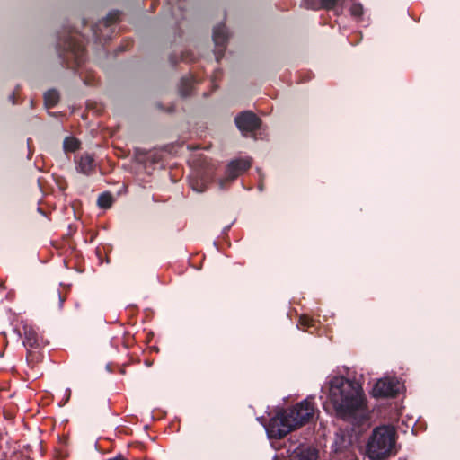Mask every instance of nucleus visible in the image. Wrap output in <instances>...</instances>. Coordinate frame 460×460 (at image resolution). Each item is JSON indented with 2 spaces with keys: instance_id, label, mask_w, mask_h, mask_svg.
Returning <instances> with one entry per match:
<instances>
[{
  "instance_id": "nucleus-1",
  "label": "nucleus",
  "mask_w": 460,
  "mask_h": 460,
  "mask_svg": "<svg viewBox=\"0 0 460 460\" xmlns=\"http://www.w3.org/2000/svg\"><path fill=\"white\" fill-rule=\"evenodd\" d=\"M328 400L336 416L346 420L354 418L365 404L361 385L342 376L330 378Z\"/></svg>"
},
{
  "instance_id": "nucleus-2",
  "label": "nucleus",
  "mask_w": 460,
  "mask_h": 460,
  "mask_svg": "<svg viewBox=\"0 0 460 460\" xmlns=\"http://www.w3.org/2000/svg\"><path fill=\"white\" fill-rule=\"evenodd\" d=\"M314 397L308 396L292 408L281 410L265 427L270 438L280 439L293 429L307 423L314 415Z\"/></svg>"
},
{
  "instance_id": "nucleus-3",
  "label": "nucleus",
  "mask_w": 460,
  "mask_h": 460,
  "mask_svg": "<svg viewBox=\"0 0 460 460\" xmlns=\"http://www.w3.org/2000/svg\"><path fill=\"white\" fill-rule=\"evenodd\" d=\"M396 431L391 426L376 427L367 442L368 456L373 460H382L395 453Z\"/></svg>"
},
{
  "instance_id": "nucleus-4",
  "label": "nucleus",
  "mask_w": 460,
  "mask_h": 460,
  "mask_svg": "<svg viewBox=\"0 0 460 460\" xmlns=\"http://www.w3.org/2000/svg\"><path fill=\"white\" fill-rule=\"evenodd\" d=\"M58 51L62 62L68 67L80 66L86 59L85 46L77 34L69 33L58 41Z\"/></svg>"
},
{
  "instance_id": "nucleus-5",
  "label": "nucleus",
  "mask_w": 460,
  "mask_h": 460,
  "mask_svg": "<svg viewBox=\"0 0 460 460\" xmlns=\"http://www.w3.org/2000/svg\"><path fill=\"white\" fill-rule=\"evenodd\" d=\"M332 457L336 460H353L355 447L352 434L346 429H339L332 444Z\"/></svg>"
},
{
  "instance_id": "nucleus-6",
  "label": "nucleus",
  "mask_w": 460,
  "mask_h": 460,
  "mask_svg": "<svg viewBox=\"0 0 460 460\" xmlns=\"http://www.w3.org/2000/svg\"><path fill=\"white\" fill-rule=\"evenodd\" d=\"M119 11H111L106 17L91 27L93 37L100 42L109 40L115 31V24L119 21Z\"/></svg>"
},
{
  "instance_id": "nucleus-7",
  "label": "nucleus",
  "mask_w": 460,
  "mask_h": 460,
  "mask_svg": "<svg viewBox=\"0 0 460 460\" xmlns=\"http://www.w3.org/2000/svg\"><path fill=\"white\" fill-rule=\"evenodd\" d=\"M252 161L248 156L230 161L226 168L225 177L218 181L219 189L225 190L229 183L247 171L252 166Z\"/></svg>"
},
{
  "instance_id": "nucleus-8",
  "label": "nucleus",
  "mask_w": 460,
  "mask_h": 460,
  "mask_svg": "<svg viewBox=\"0 0 460 460\" xmlns=\"http://www.w3.org/2000/svg\"><path fill=\"white\" fill-rule=\"evenodd\" d=\"M401 389V384L395 377L379 379L372 389V395L376 398L394 397Z\"/></svg>"
},
{
  "instance_id": "nucleus-9",
  "label": "nucleus",
  "mask_w": 460,
  "mask_h": 460,
  "mask_svg": "<svg viewBox=\"0 0 460 460\" xmlns=\"http://www.w3.org/2000/svg\"><path fill=\"white\" fill-rule=\"evenodd\" d=\"M236 127L243 133L254 132L261 128V119L252 111H243L234 119Z\"/></svg>"
},
{
  "instance_id": "nucleus-10",
  "label": "nucleus",
  "mask_w": 460,
  "mask_h": 460,
  "mask_svg": "<svg viewBox=\"0 0 460 460\" xmlns=\"http://www.w3.org/2000/svg\"><path fill=\"white\" fill-rule=\"evenodd\" d=\"M213 41L216 46L215 57L217 62L224 56L226 42L229 37L228 31L224 23L217 25L213 30Z\"/></svg>"
},
{
  "instance_id": "nucleus-11",
  "label": "nucleus",
  "mask_w": 460,
  "mask_h": 460,
  "mask_svg": "<svg viewBox=\"0 0 460 460\" xmlns=\"http://www.w3.org/2000/svg\"><path fill=\"white\" fill-rule=\"evenodd\" d=\"M75 169L78 172L90 176L96 171L97 164L94 155L89 153H83L75 156Z\"/></svg>"
},
{
  "instance_id": "nucleus-12",
  "label": "nucleus",
  "mask_w": 460,
  "mask_h": 460,
  "mask_svg": "<svg viewBox=\"0 0 460 460\" xmlns=\"http://www.w3.org/2000/svg\"><path fill=\"white\" fill-rule=\"evenodd\" d=\"M318 450L308 445H299L289 454V460H317Z\"/></svg>"
},
{
  "instance_id": "nucleus-13",
  "label": "nucleus",
  "mask_w": 460,
  "mask_h": 460,
  "mask_svg": "<svg viewBox=\"0 0 460 460\" xmlns=\"http://www.w3.org/2000/svg\"><path fill=\"white\" fill-rule=\"evenodd\" d=\"M212 181V176L197 172L190 180L191 189L199 193L204 192Z\"/></svg>"
},
{
  "instance_id": "nucleus-14",
  "label": "nucleus",
  "mask_w": 460,
  "mask_h": 460,
  "mask_svg": "<svg viewBox=\"0 0 460 460\" xmlns=\"http://www.w3.org/2000/svg\"><path fill=\"white\" fill-rule=\"evenodd\" d=\"M22 329H23V335H24L23 345L27 349L37 348L39 346V343H38V333H37L36 330L32 326L28 325V324L23 325Z\"/></svg>"
},
{
  "instance_id": "nucleus-15",
  "label": "nucleus",
  "mask_w": 460,
  "mask_h": 460,
  "mask_svg": "<svg viewBox=\"0 0 460 460\" xmlns=\"http://www.w3.org/2000/svg\"><path fill=\"white\" fill-rule=\"evenodd\" d=\"M337 1L338 0H302V4L308 9H332L336 5Z\"/></svg>"
},
{
  "instance_id": "nucleus-16",
  "label": "nucleus",
  "mask_w": 460,
  "mask_h": 460,
  "mask_svg": "<svg viewBox=\"0 0 460 460\" xmlns=\"http://www.w3.org/2000/svg\"><path fill=\"white\" fill-rule=\"evenodd\" d=\"M80 141L74 137H66L63 141L65 153H73L80 148Z\"/></svg>"
},
{
  "instance_id": "nucleus-17",
  "label": "nucleus",
  "mask_w": 460,
  "mask_h": 460,
  "mask_svg": "<svg viewBox=\"0 0 460 460\" xmlns=\"http://www.w3.org/2000/svg\"><path fill=\"white\" fill-rule=\"evenodd\" d=\"M193 81L191 78L183 77L181 80L179 91L181 96L187 97L191 94Z\"/></svg>"
},
{
  "instance_id": "nucleus-18",
  "label": "nucleus",
  "mask_w": 460,
  "mask_h": 460,
  "mask_svg": "<svg viewBox=\"0 0 460 460\" xmlns=\"http://www.w3.org/2000/svg\"><path fill=\"white\" fill-rule=\"evenodd\" d=\"M350 15L357 21H363L364 8L363 5L358 2H352L349 7Z\"/></svg>"
},
{
  "instance_id": "nucleus-19",
  "label": "nucleus",
  "mask_w": 460,
  "mask_h": 460,
  "mask_svg": "<svg viewBox=\"0 0 460 460\" xmlns=\"http://www.w3.org/2000/svg\"><path fill=\"white\" fill-rule=\"evenodd\" d=\"M59 101V93L55 89L47 91L44 94V102L47 107H54Z\"/></svg>"
},
{
  "instance_id": "nucleus-20",
  "label": "nucleus",
  "mask_w": 460,
  "mask_h": 460,
  "mask_svg": "<svg viewBox=\"0 0 460 460\" xmlns=\"http://www.w3.org/2000/svg\"><path fill=\"white\" fill-rule=\"evenodd\" d=\"M167 4L171 5V13L172 16L175 19L179 18V13H181L184 9V4L182 0H167Z\"/></svg>"
},
{
  "instance_id": "nucleus-21",
  "label": "nucleus",
  "mask_w": 460,
  "mask_h": 460,
  "mask_svg": "<svg viewBox=\"0 0 460 460\" xmlns=\"http://www.w3.org/2000/svg\"><path fill=\"white\" fill-rule=\"evenodd\" d=\"M113 198L109 192H103L99 195L97 204L101 208L107 209L111 207Z\"/></svg>"
},
{
  "instance_id": "nucleus-22",
  "label": "nucleus",
  "mask_w": 460,
  "mask_h": 460,
  "mask_svg": "<svg viewBox=\"0 0 460 460\" xmlns=\"http://www.w3.org/2000/svg\"><path fill=\"white\" fill-rule=\"evenodd\" d=\"M300 324L302 325H306V326H310L311 324L309 323V320L306 319L305 317H301L300 318Z\"/></svg>"
},
{
  "instance_id": "nucleus-23",
  "label": "nucleus",
  "mask_w": 460,
  "mask_h": 460,
  "mask_svg": "<svg viewBox=\"0 0 460 460\" xmlns=\"http://www.w3.org/2000/svg\"><path fill=\"white\" fill-rule=\"evenodd\" d=\"M181 59L184 60V61H192V60H194V58H191V57H189L187 53L183 54L181 56Z\"/></svg>"
},
{
  "instance_id": "nucleus-24",
  "label": "nucleus",
  "mask_w": 460,
  "mask_h": 460,
  "mask_svg": "<svg viewBox=\"0 0 460 460\" xmlns=\"http://www.w3.org/2000/svg\"><path fill=\"white\" fill-rule=\"evenodd\" d=\"M58 298H59V304H60V307H61L63 305L64 299L62 298L60 293H58Z\"/></svg>"
},
{
  "instance_id": "nucleus-25",
  "label": "nucleus",
  "mask_w": 460,
  "mask_h": 460,
  "mask_svg": "<svg viewBox=\"0 0 460 460\" xmlns=\"http://www.w3.org/2000/svg\"><path fill=\"white\" fill-rule=\"evenodd\" d=\"M259 190H260V191H262V190H263V185H262V183H260V184H259Z\"/></svg>"
},
{
  "instance_id": "nucleus-26",
  "label": "nucleus",
  "mask_w": 460,
  "mask_h": 460,
  "mask_svg": "<svg viewBox=\"0 0 460 460\" xmlns=\"http://www.w3.org/2000/svg\"><path fill=\"white\" fill-rule=\"evenodd\" d=\"M229 228H230V226H227L226 227H225V228H224V232L228 231V230H229Z\"/></svg>"
},
{
  "instance_id": "nucleus-27",
  "label": "nucleus",
  "mask_w": 460,
  "mask_h": 460,
  "mask_svg": "<svg viewBox=\"0 0 460 460\" xmlns=\"http://www.w3.org/2000/svg\"><path fill=\"white\" fill-rule=\"evenodd\" d=\"M258 173L260 174V177H261V173L260 170H258Z\"/></svg>"
},
{
  "instance_id": "nucleus-28",
  "label": "nucleus",
  "mask_w": 460,
  "mask_h": 460,
  "mask_svg": "<svg viewBox=\"0 0 460 460\" xmlns=\"http://www.w3.org/2000/svg\"><path fill=\"white\" fill-rule=\"evenodd\" d=\"M25 460H31V459H29V458H26Z\"/></svg>"
}]
</instances>
